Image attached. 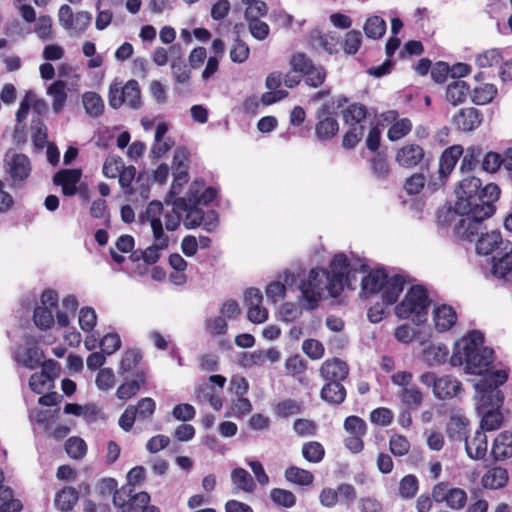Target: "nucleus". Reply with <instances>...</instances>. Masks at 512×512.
<instances>
[{
    "mask_svg": "<svg viewBox=\"0 0 512 512\" xmlns=\"http://www.w3.org/2000/svg\"><path fill=\"white\" fill-rule=\"evenodd\" d=\"M141 358L142 355L138 350L126 351L120 362V370L122 372H131L139 364Z\"/></svg>",
    "mask_w": 512,
    "mask_h": 512,
    "instance_id": "obj_64",
    "label": "nucleus"
},
{
    "mask_svg": "<svg viewBox=\"0 0 512 512\" xmlns=\"http://www.w3.org/2000/svg\"><path fill=\"white\" fill-rule=\"evenodd\" d=\"M231 481L238 489L247 493H252L256 489V483L252 476L240 467L231 471Z\"/></svg>",
    "mask_w": 512,
    "mask_h": 512,
    "instance_id": "obj_30",
    "label": "nucleus"
},
{
    "mask_svg": "<svg viewBox=\"0 0 512 512\" xmlns=\"http://www.w3.org/2000/svg\"><path fill=\"white\" fill-rule=\"evenodd\" d=\"M81 178V171L77 169H66L57 172L53 178L55 185H77Z\"/></svg>",
    "mask_w": 512,
    "mask_h": 512,
    "instance_id": "obj_47",
    "label": "nucleus"
},
{
    "mask_svg": "<svg viewBox=\"0 0 512 512\" xmlns=\"http://www.w3.org/2000/svg\"><path fill=\"white\" fill-rule=\"evenodd\" d=\"M434 496L436 504L445 503L454 511L464 509L468 501V495L464 489L451 486L447 481H441L434 485Z\"/></svg>",
    "mask_w": 512,
    "mask_h": 512,
    "instance_id": "obj_9",
    "label": "nucleus"
},
{
    "mask_svg": "<svg viewBox=\"0 0 512 512\" xmlns=\"http://www.w3.org/2000/svg\"><path fill=\"white\" fill-rule=\"evenodd\" d=\"M462 154L463 148L460 145H454L444 150L439 160V173L441 179L447 178Z\"/></svg>",
    "mask_w": 512,
    "mask_h": 512,
    "instance_id": "obj_20",
    "label": "nucleus"
},
{
    "mask_svg": "<svg viewBox=\"0 0 512 512\" xmlns=\"http://www.w3.org/2000/svg\"><path fill=\"white\" fill-rule=\"evenodd\" d=\"M174 179L171 185V188L165 198V202L170 204L171 200H175L176 194H178L184 184H186L189 180V174L186 170L181 171H173Z\"/></svg>",
    "mask_w": 512,
    "mask_h": 512,
    "instance_id": "obj_48",
    "label": "nucleus"
},
{
    "mask_svg": "<svg viewBox=\"0 0 512 512\" xmlns=\"http://www.w3.org/2000/svg\"><path fill=\"white\" fill-rule=\"evenodd\" d=\"M204 187L203 180H195L189 187L188 195L185 201H189L191 207H199V205H207L217 196V190L214 187Z\"/></svg>",
    "mask_w": 512,
    "mask_h": 512,
    "instance_id": "obj_15",
    "label": "nucleus"
},
{
    "mask_svg": "<svg viewBox=\"0 0 512 512\" xmlns=\"http://www.w3.org/2000/svg\"><path fill=\"white\" fill-rule=\"evenodd\" d=\"M124 104L126 103L130 108L138 110L142 106L141 91L139 84L136 80L131 79L122 86L121 90Z\"/></svg>",
    "mask_w": 512,
    "mask_h": 512,
    "instance_id": "obj_27",
    "label": "nucleus"
},
{
    "mask_svg": "<svg viewBox=\"0 0 512 512\" xmlns=\"http://www.w3.org/2000/svg\"><path fill=\"white\" fill-rule=\"evenodd\" d=\"M291 69L302 76L311 70L315 65L304 53H296L290 59Z\"/></svg>",
    "mask_w": 512,
    "mask_h": 512,
    "instance_id": "obj_53",
    "label": "nucleus"
},
{
    "mask_svg": "<svg viewBox=\"0 0 512 512\" xmlns=\"http://www.w3.org/2000/svg\"><path fill=\"white\" fill-rule=\"evenodd\" d=\"M362 43V34L358 30L349 31L344 40L343 49L346 54L354 55L358 52Z\"/></svg>",
    "mask_w": 512,
    "mask_h": 512,
    "instance_id": "obj_58",
    "label": "nucleus"
},
{
    "mask_svg": "<svg viewBox=\"0 0 512 512\" xmlns=\"http://www.w3.org/2000/svg\"><path fill=\"white\" fill-rule=\"evenodd\" d=\"M435 327L438 331L444 332L452 328L457 320L455 310L446 304L437 307L433 316Z\"/></svg>",
    "mask_w": 512,
    "mask_h": 512,
    "instance_id": "obj_23",
    "label": "nucleus"
},
{
    "mask_svg": "<svg viewBox=\"0 0 512 512\" xmlns=\"http://www.w3.org/2000/svg\"><path fill=\"white\" fill-rule=\"evenodd\" d=\"M508 482V471L502 467L490 469L482 478V484L488 489H500Z\"/></svg>",
    "mask_w": 512,
    "mask_h": 512,
    "instance_id": "obj_28",
    "label": "nucleus"
},
{
    "mask_svg": "<svg viewBox=\"0 0 512 512\" xmlns=\"http://www.w3.org/2000/svg\"><path fill=\"white\" fill-rule=\"evenodd\" d=\"M496 95L497 88L493 84L475 87L470 93L471 100L476 105L488 104L492 102Z\"/></svg>",
    "mask_w": 512,
    "mask_h": 512,
    "instance_id": "obj_33",
    "label": "nucleus"
},
{
    "mask_svg": "<svg viewBox=\"0 0 512 512\" xmlns=\"http://www.w3.org/2000/svg\"><path fill=\"white\" fill-rule=\"evenodd\" d=\"M249 47L240 38H236L230 50V58L235 63H243L249 57Z\"/></svg>",
    "mask_w": 512,
    "mask_h": 512,
    "instance_id": "obj_61",
    "label": "nucleus"
},
{
    "mask_svg": "<svg viewBox=\"0 0 512 512\" xmlns=\"http://www.w3.org/2000/svg\"><path fill=\"white\" fill-rule=\"evenodd\" d=\"M365 127L363 125H352L345 133L342 140V146L346 149H353L364 136Z\"/></svg>",
    "mask_w": 512,
    "mask_h": 512,
    "instance_id": "obj_45",
    "label": "nucleus"
},
{
    "mask_svg": "<svg viewBox=\"0 0 512 512\" xmlns=\"http://www.w3.org/2000/svg\"><path fill=\"white\" fill-rule=\"evenodd\" d=\"M405 278L401 274L390 276L384 267L370 270L361 280V294H381L382 303L371 306L367 312L372 323L380 322L385 316V307L395 304L403 292Z\"/></svg>",
    "mask_w": 512,
    "mask_h": 512,
    "instance_id": "obj_4",
    "label": "nucleus"
},
{
    "mask_svg": "<svg viewBox=\"0 0 512 512\" xmlns=\"http://www.w3.org/2000/svg\"><path fill=\"white\" fill-rule=\"evenodd\" d=\"M22 508L21 501L13 497V490L11 488L1 491L0 512H19Z\"/></svg>",
    "mask_w": 512,
    "mask_h": 512,
    "instance_id": "obj_39",
    "label": "nucleus"
},
{
    "mask_svg": "<svg viewBox=\"0 0 512 512\" xmlns=\"http://www.w3.org/2000/svg\"><path fill=\"white\" fill-rule=\"evenodd\" d=\"M32 141L35 147L42 149L47 143V128L39 117H33L31 121Z\"/></svg>",
    "mask_w": 512,
    "mask_h": 512,
    "instance_id": "obj_36",
    "label": "nucleus"
},
{
    "mask_svg": "<svg viewBox=\"0 0 512 512\" xmlns=\"http://www.w3.org/2000/svg\"><path fill=\"white\" fill-rule=\"evenodd\" d=\"M465 451L472 460H485L488 450L487 436L482 429H477L472 439H465Z\"/></svg>",
    "mask_w": 512,
    "mask_h": 512,
    "instance_id": "obj_16",
    "label": "nucleus"
},
{
    "mask_svg": "<svg viewBox=\"0 0 512 512\" xmlns=\"http://www.w3.org/2000/svg\"><path fill=\"white\" fill-rule=\"evenodd\" d=\"M412 123L408 118H402L391 125L387 136L390 141H397L410 133Z\"/></svg>",
    "mask_w": 512,
    "mask_h": 512,
    "instance_id": "obj_44",
    "label": "nucleus"
},
{
    "mask_svg": "<svg viewBox=\"0 0 512 512\" xmlns=\"http://www.w3.org/2000/svg\"><path fill=\"white\" fill-rule=\"evenodd\" d=\"M483 151L478 146L469 147L464 155L461 163V171H472L479 163Z\"/></svg>",
    "mask_w": 512,
    "mask_h": 512,
    "instance_id": "obj_50",
    "label": "nucleus"
},
{
    "mask_svg": "<svg viewBox=\"0 0 512 512\" xmlns=\"http://www.w3.org/2000/svg\"><path fill=\"white\" fill-rule=\"evenodd\" d=\"M305 83L313 88H317L323 84L326 78V70L322 66H314L311 70L303 75Z\"/></svg>",
    "mask_w": 512,
    "mask_h": 512,
    "instance_id": "obj_60",
    "label": "nucleus"
},
{
    "mask_svg": "<svg viewBox=\"0 0 512 512\" xmlns=\"http://www.w3.org/2000/svg\"><path fill=\"white\" fill-rule=\"evenodd\" d=\"M176 208L182 209L186 212L183 224L187 229H194L202 226L207 232H213L219 224V215L213 210H203L200 207H191L189 201L185 198L178 197L174 200Z\"/></svg>",
    "mask_w": 512,
    "mask_h": 512,
    "instance_id": "obj_6",
    "label": "nucleus"
},
{
    "mask_svg": "<svg viewBox=\"0 0 512 512\" xmlns=\"http://www.w3.org/2000/svg\"><path fill=\"white\" fill-rule=\"evenodd\" d=\"M396 162L404 168H413L417 165L429 166L430 158L426 157L424 149L418 144H407L401 147L395 156Z\"/></svg>",
    "mask_w": 512,
    "mask_h": 512,
    "instance_id": "obj_12",
    "label": "nucleus"
},
{
    "mask_svg": "<svg viewBox=\"0 0 512 512\" xmlns=\"http://www.w3.org/2000/svg\"><path fill=\"white\" fill-rule=\"evenodd\" d=\"M469 85L463 80H453L446 90V99L453 105L463 103L470 94Z\"/></svg>",
    "mask_w": 512,
    "mask_h": 512,
    "instance_id": "obj_26",
    "label": "nucleus"
},
{
    "mask_svg": "<svg viewBox=\"0 0 512 512\" xmlns=\"http://www.w3.org/2000/svg\"><path fill=\"white\" fill-rule=\"evenodd\" d=\"M303 352L312 360H318L324 355L323 344L316 339H306L302 344Z\"/></svg>",
    "mask_w": 512,
    "mask_h": 512,
    "instance_id": "obj_59",
    "label": "nucleus"
},
{
    "mask_svg": "<svg viewBox=\"0 0 512 512\" xmlns=\"http://www.w3.org/2000/svg\"><path fill=\"white\" fill-rule=\"evenodd\" d=\"M431 300L422 285H413L404 299L396 305L395 314L402 319L411 318L413 323L421 325L427 321Z\"/></svg>",
    "mask_w": 512,
    "mask_h": 512,
    "instance_id": "obj_5",
    "label": "nucleus"
},
{
    "mask_svg": "<svg viewBox=\"0 0 512 512\" xmlns=\"http://www.w3.org/2000/svg\"><path fill=\"white\" fill-rule=\"evenodd\" d=\"M506 154L502 157L496 152H488L482 160V169L486 172H496L501 165L505 167Z\"/></svg>",
    "mask_w": 512,
    "mask_h": 512,
    "instance_id": "obj_57",
    "label": "nucleus"
},
{
    "mask_svg": "<svg viewBox=\"0 0 512 512\" xmlns=\"http://www.w3.org/2000/svg\"><path fill=\"white\" fill-rule=\"evenodd\" d=\"M8 173L14 182L25 180L31 172V163L25 154H13L7 161Z\"/></svg>",
    "mask_w": 512,
    "mask_h": 512,
    "instance_id": "obj_17",
    "label": "nucleus"
},
{
    "mask_svg": "<svg viewBox=\"0 0 512 512\" xmlns=\"http://www.w3.org/2000/svg\"><path fill=\"white\" fill-rule=\"evenodd\" d=\"M96 312L91 307H84L79 312V325L83 331H91L96 325Z\"/></svg>",
    "mask_w": 512,
    "mask_h": 512,
    "instance_id": "obj_63",
    "label": "nucleus"
},
{
    "mask_svg": "<svg viewBox=\"0 0 512 512\" xmlns=\"http://www.w3.org/2000/svg\"><path fill=\"white\" fill-rule=\"evenodd\" d=\"M132 410L139 420L145 421L155 413L156 402L150 397L141 398L136 405H132Z\"/></svg>",
    "mask_w": 512,
    "mask_h": 512,
    "instance_id": "obj_37",
    "label": "nucleus"
},
{
    "mask_svg": "<svg viewBox=\"0 0 512 512\" xmlns=\"http://www.w3.org/2000/svg\"><path fill=\"white\" fill-rule=\"evenodd\" d=\"M318 122L315 126V135L320 141L332 139L339 131V124L335 117L331 116V109L328 104H323L316 111Z\"/></svg>",
    "mask_w": 512,
    "mask_h": 512,
    "instance_id": "obj_11",
    "label": "nucleus"
},
{
    "mask_svg": "<svg viewBox=\"0 0 512 512\" xmlns=\"http://www.w3.org/2000/svg\"><path fill=\"white\" fill-rule=\"evenodd\" d=\"M346 389L342 382H325L320 391V398L334 406L341 405L346 399Z\"/></svg>",
    "mask_w": 512,
    "mask_h": 512,
    "instance_id": "obj_19",
    "label": "nucleus"
},
{
    "mask_svg": "<svg viewBox=\"0 0 512 512\" xmlns=\"http://www.w3.org/2000/svg\"><path fill=\"white\" fill-rule=\"evenodd\" d=\"M125 167L123 159L118 155L106 158L103 165V174L108 178H116L119 172Z\"/></svg>",
    "mask_w": 512,
    "mask_h": 512,
    "instance_id": "obj_54",
    "label": "nucleus"
},
{
    "mask_svg": "<svg viewBox=\"0 0 512 512\" xmlns=\"http://www.w3.org/2000/svg\"><path fill=\"white\" fill-rule=\"evenodd\" d=\"M389 447L394 456L401 457L409 452L410 443L405 436L395 434L390 438Z\"/></svg>",
    "mask_w": 512,
    "mask_h": 512,
    "instance_id": "obj_55",
    "label": "nucleus"
},
{
    "mask_svg": "<svg viewBox=\"0 0 512 512\" xmlns=\"http://www.w3.org/2000/svg\"><path fill=\"white\" fill-rule=\"evenodd\" d=\"M482 121V113L474 107L461 108L453 117L454 125L462 132H471L477 129Z\"/></svg>",
    "mask_w": 512,
    "mask_h": 512,
    "instance_id": "obj_13",
    "label": "nucleus"
},
{
    "mask_svg": "<svg viewBox=\"0 0 512 512\" xmlns=\"http://www.w3.org/2000/svg\"><path fill=\"white\" fill-rule=\"evenodd\" d=\"M302 455L309 462L319 463L324 458L325 450L319 442L310 441L303 445Z\"/></svg>",
    "mask_w": 512,
    "mask_h": 512,
    "instance_id": "obj_40",
    "label": "nucleus"
},
{
    "mask_svg": "<svg viewBox=\"0 0 512 512\" xmlns=\"http://www.w3.org/2000/svg\"><path fill=\"white\" fill-rule=\"evenodd\" d=\"M420 382L432 388V392L438 400L458 397L463 391L461 382L450 375L438 377L434 372H425L420 376Z\"/></svg>",
    "mask_w": 512,
    "mask_h": 512,
    "instance_id": "obj_7",
    "label": "nucleus"
},
{
    "mask_svg": "<svg viewBox=\"0 0 512 512\" xmlns=\"http://www.w3.org/2000/svg\"><path fill=\"white\" fill-rule=\"evenodd\" d=\"M448 349L446 346H430L424 351V357L429 365H439L446 361Z\"/></svg>",
    "mask_w": 512,
    "mask_h": 512,
    "instance_id": "obj_46",
    "label": "nucleus"
},
{
    "mask_svg": "<svg viewBox=\"0 0 512 512\" xmlns=\"http://www.w3.org/2000/svg\"><path fill=\"white\" fill-rule=\"evenodd\" d=\"M387 29L385 20L377 15L367 18L363 30L365 35L371 39H380L384 36Z\"/></svg>",
    "mask_w": 512,
    "mask_h": 512,
    "instance_id": "obj_32",
    "label": "nucleus"
},
{
    "mask_svg": "<svg viewBox=\"0 0 512 512\" xmlns=\"http://www.w3.org/2000/svg\"><path fill=\"white\" fill-rule=\"evenodd\" d=\"M277 416L287 418L301 412V405L294 399H285L275 407Z\"/></svg>",
    "mask_w": 512,
    "mask_h": 512,
    "instance_id": "obj_52",
    "label": "nucleus"
},
{
    "mask_svg": "<svg viewBox=\"0 0 512 512\" xmlns=\"http://www.w3.org/2000/svg\"><path fill=\"white\" fill-rule=\"evenodd\" d=\"M501 61H502L501 51L496 48L483 52L476 59L477 65L481 68L492 67L494 65H498L501 63Z\"/></svg>",
    "mask_w": 512,
    "mask_h": 512,
    "instance_id": "obj_56",
    "label": "nucleus"
},
{
    "mask_svg": "<svg viewBox=\"0 0 512 512\" xmlns=\"http://www.w3.org/2000/svg\"><path fill=\"white\" fill-rule=\"evenodd\" d=\"M343 426L350 435L364 436L367 432L366 422L358 416H348Z\"/></svg>",
    "mask_w": 512,
    "mask_h": 512,
    "instance_id": "obj_51",
    "label": "nucleus"
},
{
    "mask_svg": "<svg viewBox=\"0 0 512 512\" xmlns=\"http://www.w3.org/2000/svg\"><path fill=\"white\" fill-rule=\"evenodd\" d=\"M469 420L465 416L452 415L447 423V436L452 441H465L468 437Z\"/></svg>",
    "mask_w": 512,
    "mask_h": 512,
    "instance_id": "obj_21",
    "label": "nucleus"
},
{
    "mask_svg": "<svg viewBox=\"0 0 512 512\" xmlns=\"http://www.w3.org/2000/svg\"><path fill=\"white\" fill-rule=\"evenodd\" d=\"M60 372V364L55 360H47L42 364V372L39 376L32 375L29 380V385L32 390H36L37 382L45 385L47 381H52L55 377L59 375Z\"/></svg>",
    "mask_w": 512,
    "mask_h": 512,
    "instance_id": "obj_25",
    "label": "nucleus"
},
{
    "mask_svg": "<svg viewBox=\"0 0 512 512\" xmlns=\"http://www.w3.org/2000/svg\"><path fill=\"white\" fill-rule=\"evenodd\" d=\"M248 7L245 10V19L247 21L253 19H259V17L266 15L267 5L265 2L260 0H251L249 3H245Z\"/></svg>",
    "mask_w": 512,
    "mask_h": 512,
    "instance_id": "obj_62",
    "label": "nucleus"
},
{
    "mask_svg": "<svg viewBox=\"0 0 512 512\" xmlns=\"http://www.w3.org/2000/svg\"><path fill=\"white\" fill-rule=\"evenodd\" d=\"M419 488V482L415 475L408 474L404 476L399 484V495L404 499L413 498Z\"/></svg>",
    "mask_w": 512,
    "mask_h": 512,
    "instance_id": "obj_42",
    "label": "nucleus"
},
{
    "mask_svg": "<svg viewBox=\"0 0 512 512\" xmlns=\"http://www.w3.org/2000/svg\"><path fill=\"white\" fill-rule=\"evenodd\" d=\"M82 102L89 116L96 118L102 115L104 102L96 92H85L82 96Z\"/></svg>",
    "mask_w": 512,
    "mask_h": 512,
    "instance_id": "obj_31",
    "label": "nucleus"
},
{
    "mask_svg": "<svg viewBox=\"0 0 512 512\" xmlns=\"http://www.w3.org/2000/svg\"><path fill=\"white\" fill-rule=\"evenodd\" d=\"M319 372L325 382H342L349 375V367L339 358H333L323 362Z\"/></svg>",
    "mask_w": 512,
    "mask_h": 512,
    "instance_id": "obj_14",
    "label": "nucleus"
},
{
    "mask_svg": "<svg viewBox=\"0 0 512 512\" xmlns=\"http://www.w3.org/2000/svg\"><path fill=\"white\" fill-rule=\"evenodd\" d=\"M486 226L482 222V228L478 229V233L467 238L462 235H456L460 240L468 241V242H476L475 249L477 254L484 256H493L497 255L499 252V248L503 247L502 243L510 242L509 240L503 239L502 235L499 231L493 230L491 232H485Z\"/></svg>",
    "mask_w": 512,
    "mask_h": 512,
    "instance_id": "obj_8",
    "label": "nucleus"
},
{
    "mask_svg": "<svg viewBox=\"0 0 512 512\" xmlns=\"http://www.w3.org/2000/svg\"><path fill=\"white\" fill-rule=\"evenodd\" d=\"M491 456L495 461H504L512 457V433L501 432L493 441Z\"/></svg>",
    "mask_w": 512,
    "mask_h": 512,
    "instance_id": "obj_18",
    "label": "nucleus"
},
{
    "mask_svg": "<svg viewBox=\"0 0 512 512\" xmlns=\"http://www.w3.org/2000/svg\"><path fill=\"white\" fill-rule=\"evenodd\" d=\"M67 454L73 459H81L87 451L86 443L79 437H71L65 443Z\"/></svg>",
    "mask_w": 512,
    "mask_h": 512,
    "instance_id": "obj_49",
    "label": "nucleus"
},
{
    "mask_svg": "<svg viewBox=\"0 0 512 512\" xmlns=\"http://www.w3.org/2000/svg\"><path fill=\"white\" fill-rule=\"evenodd\" d=\"M484 335L473 330L455 343L450 358L452 366H464V372L483 376L474 384L479 399V414L482 415L480 427L482 431L498 429L503 421L500 407L504 402V394L499 389L508 379L506 370H496L485 374L494 360V351L484 347Z\"/></svg>",
    "mask_w": 512,
    "mask_h": 512,
    "instance_id": "obj_1",
    "label": "nucleus"
},
{
    "mask_svg": "<svg viewBox=\"0 0 512 512\" xmlns=\"http://www.w3.org/2000/svg\"><path fill=\"white\" fill-rule=\"evenodd\" d=\"M399 398L408 408H418L423 402V394L419 388H403L399 393Z\"/></svg>",
    "mask_w": 512,
    "mask_h": 512,
    "instance_id": "obj_41",
    "label": "nucleus"
},
{
    "mask_svg": "<svg viewBox=\"0 0 512 512\" xmlns=\"http://www.w3.org/2000/svg\"><path fill=\"white\" fill-rule=\"evenodd\" d=\"M339 42V38L333 33L322 34L320 30H312L309 35V43L315 49H323L329 54L336 52V46Z\"/></svg>",
    "mask_w": 512,
    "mask_h": 512,
    "instance_id": "obj_22",
    "label": "nucleus"
},
{
    "mask_svg": "<svg viewBox=\"0 0 512 512\" xmlns=\"http://www.w3.org/2000/svg\"><path fill=\"white\" fill-rule=\"evenodd\" d=\"M285 478L288 482L300 486H309L314 481V476L310 471L296 466H290L285 470Z\"/></svg>",
    "mask_w": 512,
    "mask_h": 512,
    "instance_id": "obj_34",
    "label": "nucleus"
},
{
    "mask_svg": "<svg viewBox=\"0 0 512 512\" xmlns=\"http://www.w3.org/2000/svg\"><path fill=\"white\" fill-rule=\"evenodd\" d=\"M455 211L461 215L454 227L455 235L467 238L477 234L482 221L495 213L494 203L499 199L500 188L494 183L482 187L477 177H467L455 187Z\"/></svg>",
    "mask_w": 512,
    "mask_h": 512,
    "instance_id": "obj_2",
    "label": "nucleus"
},
{
    "mask_svg": "<svg viewBox=\"0 0 512 512\" xmlns=\"http://www.w3.org/2000/svg\"><path fill=\"white\" fill-rule=\"evenodd\" d=\"M347 266L348 259L346 255L338 253L330 263V271L318 268L310 270L308 278L299 285L303 299L309 303L305 307L306 309H314L325 290L329 292L331 297L340 296L344 290L345 282L350 279V275H345Z\"/></svg>",
    "mask_w": 512,
    "mask_h": 512,
    "instance_id": "obj_3",
    "label": "nucleus"
},
{
    "mask_svg": "<svg viewBox=\"0 0 512 512\" xmlns=\"http://www.w3.org/2000/svg\"><path fill=\"white\" fill-rule=\"evenodd\" d=\"M496 256L491 259V274L498 279L512 282V243H502Z\"/></svg>",
    "mask_w": 512,
    "mask_h": 512,
    "instance_id": "obj_10",
    "label": "nucleus"
},
{
    "mask_svg": "<svg viewBox=\"0 0 512 512\" xmlns=\"http://www.w3.org/2000/svg\"><path fill=\"white\" fill-rule=\"evenodd\" d=\"M270 498L277 506L287 509L296 504V496L291 491L282 488H273L270 491Z\"/></svg>",
    "mask_w": 512,
    "mask_h": 512,
    "instance_id": "obj_38",
    "label": "nucleus"
},
{
    "mask_svg": "<svg viewBox=\"0 0 512 512\" xmlns=\"http://www.w3.org/2000/svg\"><path fill=\"white\" fill-rule=\"evenodd\" d=\"M342 114L344 121L351 126L362 125L361 122L367 115V108L363 104L353 103Z\"/></svg>",
    "mask_w": 512,
    "mask_h": 512,
    "instance_id": "obj_35",
    "label": "nucleus"
},
{
    "mask_svg": "<svg viewBox=\"0 0 512 512\" xmlns=\"http://www.w3.org/2000/svg\"><path fill=\"white\" fill-rule=\"evenodd\" d=\"M78 499L79 492L75 488L67 486L56 493L54 503L58 510L72 512Z\"/></svg>",
    "mask_w": 512,
    "mask_h": 512,
    "instance_id": "obj_24",
    "label": "nucleus"
},
{
    "mask_svg": "<svg viewBox=\"0 0 512 512\" xmlns=\"http://www.w3.org/2000/svg\"><path fill=\"white\" fill-rule=\"evenodd\" d=\"M65 89L66 84L62 80L55 81L47 89V94L53 98L52 109L56 114H58L66 104L67 93Z\"/></svg>",
    "mask_w": 512,
    "mask_h": 512,
    "instance_id": "obj_29",
    "label": "nucleus"
},
{
    "mask_svg": "<svg viewBox=\"0 0 512 512\" xmlns=\"http://www.w3.org/2000/svg\"><path fill=\"white\" fill-rule=\"evenodd\" d=\"M33 320L38 328L46 330L53 324L54 317L52 311L48 307L37 306L34 309Z\"/></svg>",
    "mask_w": 512,
    "mask_h": 512,
    "instance_id": "obj_43",
    "label": "nucleus"
}]
</instances>
